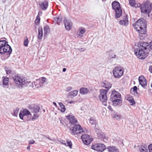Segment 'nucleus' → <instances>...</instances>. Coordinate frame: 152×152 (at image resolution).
Segmentation results:
<instances>
[{
  "instance_id": "f257e3e1",
  "label": "nucleus",
  "mask_w": 152,
  "mask_h": 152,
  "mask_svg": "<svg viewBox=\"0 0 152 152\" xmlns=\"http://www.w3.org/2000/svg\"><path fill=\"white\" fill-rule=\"evenodd\" d=\"M134 27L138 33L141 34H145L147 32V23L143 18L138 20L134 24Z\"/></svg>"
},
{
  "instance_id": "f03ea898",
  "label": "nucleus",
  "mask_w": 152,
  "mask_h": 152,
  "mask_svg": "<svg viewBox=\"0 0 152 152\" xmlns=\"http://www.w3.org/2000/svg\"><path fill=\"white\" fill-rule=\"evenodd\" d=\"M12 51L10 46L8 42L5 40L0 41V53L1 54H5L9 57Z\"/></svg>"
},
{
  "instance_id": "7ed1b4c3",
  "label": "nucleus",
  "mask_w": 152,
  "mask_h": 152,
  "mask_svg": "<svg viewBox=\"0 0 152 152\" xmlns=\"http://www.w3.org/2000/svg\"><path fill=\"white\" fill-rule=\"evenodd\" d=\"M28 108L31 113H34L33 116H32V121L35 120L39 118V114L38 113L40 110V107L39 104H30L28 106Z\"/></svg>"
},
{
  "instance_id": "20e7f679",
  "label": "nucleus",
  "mask_w": 152,
  "mask_h": 152,
  "mask_svg": "<svg viewBox=\"0 0 152 152\" xmlns=\"http://www.w3.org/2000/svg\"><path fill=\"white\" fill-rule=\"evenodd\" d=\"M19 116L20 119L25 121H32V118L31 114L27 109L20 111L19 114Z\"/></svg>"
},
{
  "instance_id": "39448f33",
  "label": "nucleus",
  "mask_w": 152,
  "mask_h": 152,
  "mask_svg": "<svg viewBox=\"0 0 152 152\" xmlns=\"http://www.w3.org/2000/svg\"><path fill=\"white\" fill-rule=\"evenodd\" d=\"M13 79L16 85L19 88H22L23 86L26 85L29 83L25 78L18 76H15Z\"/></svg>"
},
{
  "instance_id": "423d86ee",
  "label": "nucleus",
  "mask_w": 152,
  "mask_h": 152,
  "mask_svg": "<svg viewBox=\"0 0 152 152\" xmlns=\"http://www.w3.org/2000/svg\"><path fill=\"white\" fill-rule=\"evenodd\" d=\"M112 9L115 12V17L117 18L120 17L122 15V11L120 3L115 1L112 2Z\"/></svg>"
},
{
  "instance_id": "0eeeda50",
  "label": "nucleus",
  "mask_w": 152,
  "mask_h": 152,
  "mask_svg": "<svg viewBox=\"0 0 152 152\" xmlns=\"http://www.w3.org/2000/svg\"><path fill=\"white\" fill-rule=\"evenodd\" d=\"M113 73L115 78H120L123 74L124 70L121 67L116 66L113 70Z\"/></svg>"
},
{
  "instance_id": "6e6552de",
  "label": "nucleus",
  "mask_w": 152,
  "mask_h": 152,
  "mask_svg": "<svg viewBox=\"0 0 152 152\" xmlns=\"http://www.w3.org/2000/svg\"><path fill=\"white\" fill-rule=\"evenodd\" d=\"M91 148L98 152H102L106 149V146L103 144L96 143L92 145L91 146Z\"/></svg>"
},
{
  "instance_id": "1a4fd4ad",
  "label": "nucleus",
  "mask_w": 152,
  "mask_h": 152,
  "mask_svg": "<svg viewBox=\"0 0 152 152\" xmlns=\"http://www.w3.org/2000/svg\"><path fill=\"white\" fill-rule=\"evenodd\" d=\"M70 131L71 133L74 135L80 134L83 132V129L79 125H75L72 129H70Z\"/></svg>"
},
{
  "instance_id": "9d476101",
  "label": "nucleus",
  "mask_w": 152,
  "mask_h": 152,
  "mask_svg": "<svg viewBox=\"0 0 152 152\" xmlns=\"http://www.w3.org/2000/svg\"><path fill=\"white\" fill-rule=\"evenodd\" d=\"M134 53L136 56L140 59L145 58L148 55V53L147 52L141 49H140L138 52L135 50Z\"/></svg>"
},
{
  "instance_id": "9b49d317",
  "label": "nucleus",
  "mask_w": 152,
  "mask_h": 152,
  "mask_svg": "<svg viewBox=\"0 0 152 152\" xmlns=\"http://www.w3.org/2000/svg\"><path fill=\"white\" fill-rule=\"evenodd\" d=\"M81 138L84 143L86 145L89 144L93 140V139L87 134H83L81 136Z\"/></svg>"
},
{
  "instance_id": "f8f14e48",
  "label": "nucleus",
  "mask_w": 152,
  "mask_h": 152,
  "mask_svg": "<svg viewBox=\"0 0 152 152\" xmlns=\"http://www.w3.org/2000/svg\"><path fill=\"white\" fill-rule=\"evenodd\" d=\"M100 94L99 97L101 101H106L107 100V91L104 89H102L100 90Z\"/></svg>"
},
{
  "instance_id": "ddd939ff",
  "label": "nucleus",
  "mask_w": 152,
  "mask_h": 152,
  "mask_svg": "<svg viewBox=\"0 0 152 152\" xmlns=\"http://www.w3.org/2000/svg\"><path fill=\"white\" fill-rule=\"evenodd\" d=\"M121 94L115 90H113L112 91L111 95V100H114V99H120Z\"/></svg>"
},
{
  "instance_id": "4468645a",
  "label": "nucleus",
  "mask_w": 152,
  "mask_h": 152,
  "mask_svg": "<svg viewBox=\"0 0 152 152\" xmlns=\"http://www.w3.org/2000/svg\"><path fill=\"white\" fill-rule=\"evenodd\" d=\"M46 78L44 77H42L39 79L37 80L34 82L35 85L37 86V87L41 86L46 82Z\"/></svg>"
},
{
  "instance_id": "2eb2a0df",
  "label": "nucleus",
  "mask_w": 152,
  "mask_h": 152,
  "mask_svg": "<svg viewBox=\"0 0 152 152\" xmlns=\"http://www.w3.org/2000/svg\"><path fill=\"white\" fill-rule=\"evenodd\" d=\"M140 8L142 12L148 14L151 12V10L149 7V6L142 4Z\"/></svg>"
},
{
  "instance_id": "dca6fc26",
  "label": "nucleus",
  "mask_w": 152,
  "mask_h": 152,
  "mask_svg": "<svg viewBox=\"0 0 152 152\" xmlns=\"http://www.w3.org/2000/svg\"><path fill=\"white\" fill-rule=\"evenodd\" d=\"M66 117V118L69 120L70 124H72L74 125L77 123V120L74 116L69 115Z\"/></svg>"
},
{
  "instance_id": "f3484780",
  "label": "nucleus",
  "mask_w": 152,
  "mask_h": 152,
  "mask_svg": "<svg viewBox=\"0 0 152 152\" xmlns=\"http://www.w3.org/2000/svg\"><path fill=\"white\" fill-rule=\"evenodd\" d=\"M139 80L140 84L142 86L145 87L147 85V80L142 75L140 76L139 77Z\"/></svg>"
},
{
  "instance_id": "a211bd4d",
  "label": "nucleus",
  "mask_w": 152,
  "mask_h": 152,
  "mask_svg": "<svg viewBox=\"0 0 152 152\" xmlns=\"http://www.w3.org/2000/svg\"><path fill=\"white\" fill-rule=\"evenodd\" d=\"M86 32V29L82 27H80L79 28L78 32L77 33V37H78L81 38L83 36V34Z\"/></svg>"
},
{
  "instance_id": "6ab92c4d",
  "label": "nucleus",
  "mask_w": 152,
  "mask_h": 152,
  "mask_svg": "<svg viewBox=\"0 0 152 152\" xmlns=\"http://www.w3.org/2000/svg\"><path fill=\"white\" fill-rule=\"evenodd\" d=\"M64 23L66 29L67 30H70L72 27V23L69 20H64Z\"/></svg>"
},
{
  "instance_id": "aec40b11",
  "label": "nucleus",
  "mask_w": 152,
  "mask_h": 152,
  "mask_svg": "<svg viewBox=\"0 0 152 152\" xmlns=\"http://www.w3.org/2000/svg\"><path fill=\"white\" fill-rule=\"evenodd\" d=\"M39 4L40 8L42 10H45L48 8V3L47 1H44L41 3H39Z\"/></svg>"
},
{
  "instance_id": "412c9836",
  "label": "nucleus",
  "mask_w": 152,
  "mask_h": 152,
  "mask_svg": "<svg viewBox=\"0 0 152 152\" xmlns=\"http://www.w3.org/2000/svg\"><path fill=\"white\" fill-rule=\"evenodd\" d=\"M128 20L127 15L124 17L122 20L119 21V23L121 25H126L128 24Z\"/></svg>"
},
{
  "instance_id": "4be33fe9",
  "label": "nucleus",
  "mask_w": 152,
  "mask_h": 152,
  "mask_svg": "<svg viewBox=\"0 0 152 152\" xmlns=\"http://www.w3.org/2000/svg\"><path fill=\"white\" fill-rule=\"evenodd\" d=\"M149 46V44L147 42H142L140 43V49L145 50H146Z\"/></svg>"
},
{
  "instance_id": "5701e85b",
  "label": "nucleus",
  "mask_w": 152,
  "mask_h": 152,
  "mask_svg": "<svg viewBox=\"0 0 152 152\" xmlns=\"http://www.w3.org/2000/svg\"><path fill=\"white\" fill-rule=\"evenodd\" d=\"M102 86L104 88L109 89L111 87V84L107 81H105L101 83Z\"/></svg>"
},
{
  "instance_id": "b1692460",
  "label": "nucleus",
  "mask_w": 152,
  "mask_h": 152,
  "mask_svg": "<svg viewBox=\"0 0 152 152\" xmlns=\"http://www.w3.org/2000/svg\"><path fill=\"white\" fill-rule=\"evenodd\" d=\"M89 92L88 89L85 87L81 88L80 89V93L81 94L85 95L87 94Z\"/></svg>"
},
{
  "instance_id": "393cba45",
  "label": "nucleus",
  "mask_w": 152,
  "mask_h": 152,
  "mask_svg": "<svg viewBox=\"0 0 152 152\" xmlns=\"http://www.w3.org/2000/svg\"><path fill=\"white\" fill-rule=\"evenodd\" d=\"M111 100L113 105L114 106L119 105L122 102V101L120 99H114V100Z\"/></svg>"
},
{
  "instance_id": "a878e982",
  "label": "nucleus",
  "mask_w": 152,
  "mask_h": 152,
  "mask_svg": "<svg viewBox=\"0 0 152 152\" xmlns=\"http://www.w3.org/2000/svg\"><path fill=\"white\" fill-rule=\"evenodd\" d=\"M126 99L129 102L131 105L133 104V97L130 95H127L125 97Z\"/></svg>"
},
{
  "instance_id": "bb28decb",
  "label": "nucleus",
  "mask_w": 152,
  "mask_h": 152,
  "mask_svg": "<svg viewBox=\"0 0 152 152\" xmlns=\"http://www.w3.org/2000/svg\"><path fill=\"white\" fill-rule=\"evenodd\" d=\"M38 38L39 39H41L42 38L43 36V31L42 28V27L38 28Z\"/></svg>"
},
{
  "instance_id": "cd10ccee",
  "label": "nucleus",
  "mask_w": 152,
  "mask_h": 152,
  "mask_svg": "<svg viewBox=\"0 0 152 152\" xmlns=\"http://www.w3.org/2000/svg\"><path fill=\"white\" fill-rule=\"evenodd\" d=\"M107 149H108L109 152H118V149L114 146L108 147Z\"/></svg>"
},
{
  "instance_id": "c85d7f7f",
  "label": "nucleus",
  "mask_w": 152,
  "mask_h": 152,
  "mask_svg": "<svg viewBox=\"0 0 152 152\" xmlns=\"http://www.w3.org/2000/svg\"><path fill=\"white\" fill-rule=\"evenodd\" d=\"M148 148L146 145L141 146L140 150V152H148Z\"/></svg>"
},
{
  "instance_id": "c756f323",
  "label": "nucleus",
  "mask_w": 152,
  "mask_h": 152,
  "mask_svg": "<svg viewBox=\"0 0 152 152\" xmlns=\"http://www.w3.org/2000/svg\"><path fill=\"white\" fill-rule=\"evenodd\" d=\"M2 82L4 86H8L9 83V78L8 77H4Z\"/></svg>"
},
{
  "instance_id": "7c9ffc66",
  "label": "nucleus",
  "mask_w": 152,
  "mask_h": 152,
  "mask_svg": "<svg viewBox=\"0 0 152 152\" xmlns=\"http://www.w3.org/2000/svg\"><path fill=\"white\" fill-rule=\"evenodd\" d=\"M44 36H46L47 33L50 31V29L49 26H45L44 27Z\"/></svg>"
},
{
  "instance_id": "2f4dec72",
  "label": "nucleus",
  "mask_w": 152,
  "mask_h": 152,
  "mask_svg": "<svg viewBox=\"0 0 152 152\" xmlns=\"http://www.w3.org/2000/svg\"><path fill=\"white\" fill-rule=\"evenodd\" d=\"M29 40L27 36H26L24 37L23 44L24 46L27 47L29 43Z\"/></svg>"
},
{
  "instance_id": "473e14b6",
  "label": "nucleus",
  "mask_w": 152,
  "mask_h": 152,
  "mask_svg": "<svg viewBox=\"0 0 152 152\" xmlns=\"http://www.w3.org/2000/svg\"><path fill=\"white\" fill-rule=\"evenodd\" d=\"M112 118L115 120H118L121 118V115L118 114H114L113 115Z\"/></svg>"
},
{
  "instance_id": "72a5a7b5",
  "label": "nucleus",
  "mask_w": 152,
  "mask_h": 152,
  "mask_svg": "<svg viewBox=\"0 0 152 152\" xmlns=\"http://www.w3.org/2000/svg\"><path fill=\"white\" fill-rule=\"evenodd\" d=\"M59 104L61 107V110L62 112H64L66 110V108L65 106L61 102L59 103Z\"/></svg>"
},
{
  "instance_id": "f704fd0d",
  "label": "nucleus",
  "mask_w": 152,
  "mask_h": 152,
  "mask_svg": "<svg viewBox=\"0 0 152 152\" xmlns=\"http://www.w3.org/2000/svg\"><path fill=\"white\" fill-rule=\"evenodd\" d=\"M78 92L77 91L74 90L69 92V94L70 95L74 97L77 95Z\"/></svg>"
},
{
  "instance_id": "c9c22d12",
  "label": "nucleus",
  "mask_w": 152,
  "mask_h": 152,
  "mask_svg": "<svg viewBox=\"0 0 152 152\" xmlns=\"http://www.w3.org/2000/svg\"><path fill=\"white\" fill-rule=\"evenodd\" d=\"M19 111V108H16L14 110L13 112L12 113V115L15 116H17Z\"/></svg>"
},
{
  "instance_id": "e433bc0d",
  "label": "nucleus",
  "mask_w": 152,
  "mask_h": 152,
  "mask_svg": "<svg viewBox=\"0 0 152 152\" xmlns=\"http://www.w3.org/2000/svg\"><path fill=\"white\" fill-rule=\"evenodd\" d=\"M40 18L39 16L37 15L36 17V19L35 21V23L36 25H38L39 24L40 22Z\"/></svg>"
},
{
  "instance_id": "4c0bfd02",
  "label": "nucleus",
  "mask_w": 152,
  "mask_h": 152,
  "mask_svg": "<svg viewBox=\"0 0 152 152\" xmlns=\"http://www.w3.org/2000/svg\"><path fill=\"white\" fill-rule=\"evenodd\" d=\"M89 122L91 125L95 124L96 123V120L93 118H90Z\"/></svg>"
},
{
  "instance_id": "58836bf2",
  "label": "nucleus",
  "mask_w": 152,
  "mask_h": 152,
  "mask_svg": "<svg viewBox=\"0 0 152 152\" xmlns=\"http://www.w3.org/2000/svg\"><path fill=\"white\" fill-rule=\"evenodd\" d=\"M141 5L140 4H137L135 3L134 0V7H135V8L141 6Z\"/></svg>"
},
{
  "instance_id": "ea45409f",
  "label": "nucleus",
  "mask_w": 152,
  "mask_h": 152,
  "mask_svg": "<svg viewBox=\"0 0 152 152\" xmlns=\"http://www.w3.org/2000/svg\"><path fill=\"white\" fill-rule=\"evenodd\" d=\"M66 142H67V146L69 145V147L70 148H71L72 146V144L71 141L70 140H67L66 141Z\"/></svg>"
},
{
  "instance_id": "a19ab883",
  "label": "nucleus",
  "mask_w": 152,
  "mask_h": 152,
  "mask_svg": "<svg viewBox=\"0 0 152 152\" xmlns=\"http://www.w3.org/2000/svg\"><path fill=\"white\" fill-rule=\"evenodd\" d=\"M149 0H147L145 2L142 4L145 5L147 6H149L148 4H149Z\"/></svg>"
},
{
  "instance_id": "79ce46f5",
  "label": "nucleus",
  "mask_w": 152,
  "mask_h": 152,
  "mask_svg": "<svg viewBox=\"0 0 152 152\" xmlns=\"http://www.w3.org/2000/svg\"><path fill=\"white\" fill-rule=\"evenodd\" d=\"M99 137L100 138L102 139L103 140H104L105 139L107 140V138L105 137L104 135H100L99 136Z\"/></svg>"
},
{
  "instance_id": "37998d69",
  "label": "nucleus",
  "mask_w": 152,
  "mask_h": 152,
  "mask_svg": "<svg viewBox=\"0 0 152 152\" xmlns=\"http://www.w3.org/2000/svg\"><path fill=\"white\" fill-rule=\"evenodd\" d=\"M148 149L149 152H152V144H150L148 145Z\"/></svg>"
},
{
  "instance_id": "c03bdc74",
  "label": "nucleus",
  "mask_w": 152,
  "mask_h": 152,
  "mask_svg": "<svg viewBox=\"0 0 152 152\" xmlns=\"http://www.w3.org/2000/svg\"><path fill=\"white\" fill-rule=\"evenodd\" d=\"M129 4L132 6H133V0H129Z\"/></svg>"
},
{
  "instance_id": "a18cd8bd",
  "label": "nucleus",
  "mask_w": 152,
  "mask_h": 152,
  "mask_svg": "<svg viewBox=\"0 0 152 152\" xmlns=\"http://www.w3.org/2000/svg\"><path fill=\"white\" fill-rule=\"evenodd\" d=\"M35 141L33 140H31L29 141V144H33L35 142Z\"/></svg>"
},
{
  "instance_id": "49530a36",
  "label": "nucleus",
  "mask_w": 152,
  "mask_h": 152,
  "mask_svg": "<svg viewBox=\"0 0 152 152\" xmlns=\"http://www.w3.org/2000/svg\"><path fill=\"white\" fill-rule=\"evenodd\" d=\"M72 89V88L71 87H68L66 88V91H70Z\"/></svg>"
},
{
  "instance_id": "de8ad7c7",
  "label": "nucleus",
  "mask_w": 152,
  "mask_h": 152,
  "mask_svg": "<svg viewBox=\"0 0 152 152\" xmlns=\"http://www.w3.org/2000/svg\"><path fill=\"white\" fill-rule=\"evenodd\" d=\"M6 73L7 75H9L11 72V70H6Z\"/></svg>"
},
{
  "instance_id": "09e8293b",
  "label": "nucleus",
  "mask_w": 152,
  "mask_h": 152,
  "mask_svg": "<svg viewBox=\"0 0 152 152\" xmlns=\"http://www.w3.org/2000/svg\"><path fill=\"white\" fill-rule=\"evenodd\" d=\"M108 108L109 109V110H110L111 112H113V110L112 109V108L111 106L109 105L108 106Z\"/></svg>"
},
{
  "instance_id": "8fccbe9b",
  "label": "nucleus",
  "mask_w": 152,
  "mask_h": 152,
  "mask_svg": "<svg viewBox=\"0 0 152 152\" xmlns=\"http://www.w3.org/2000/svg\"><path fill=\"white\" fill-rule=\"evenodd\" d=\"M137 89V87L136 86H134V94H135V91Z\"/></svg>"
},
{
  "instance_id": "3c124183",
  "label": "nucleus",
  "mask_w": 152,
  "mask_h": 152,
  "mask_svg": "<svg viewBox=\"0 0 152 152\" xmlns=\"http://www.w3.org/2000/svg\"><path fill=\"white\" fill-rule=\"evenodd\" d=\"M102 102H103L102 104H103L105 106H107V103L106 102L107 101H102Z\"/></svg>"
},
{
  "instance_id": "603ef678",
  "label": "nucleus",
  "mask_w": 152,
  "mask_h": 152,
  "mask_svg": "<svg viewBox=\"0 0 152 152\" xmlns=\"http://www.w3.org/2000/svg\"><path fill=\"white\" fill-rule=\"evenodd\" d=\"M149 71L151 73H152V66H151L149 68Z\"/></svg>"
},
{
  "instance_id": "864d4df0",
  "label": "nucleus",
  "mask_w": 152,
  "mask_h": 152,
  "mask_svg": "<svg viewBox=\"0 0 152 152\" xmlns=\"http://www.w3.org/2000/svg\"><path fill=\"white\" fill-rule=\"evenodd\" d=\"M150 47L151 48L152 50V41L150 42Z\"/></svg>"
},
{
  "instance_id": "5fc2aeb1",
  "label": "nucleus",
  "mask_w": 152,
  "mask_h": 152,
  "mask_svg": "<svg viewBox=\"0 0 152 152\" xmlns=\"http://www.w3.org/2000/svg\"><path fill=\"white\" fill-rule=\"evenodd\" d=\"M27 149L29 150L30 149V146L29 145L27 147Z\"/></svg>"
},
{
  "instance_id": "6e6d98bb",
  "label": "nucleus",
  "mask_w": 152,
  "mask_h": 152,
  "mask_svg": "<svg viewBox=\"0 0 152 152\" xmlns=\"http://www.w3.org/2000/svg\"><path fill=\"white\" fill-rule=\"evenodd\" d=\"M53 104L56 107H57V106L56 103L55 102H53Z\"/></svg>"
},
{
  "instance_id": "4d7b16f0",
  "label": "nucleus",
  "mask_w": 152,
  "mask_h": 152,
  "mask_svg": "<svg viewBox=\"0 0 152 152\" xmlns=\"http://www.w3.org/2000/svg\"><path fill=\"white\" fill-rule=\"evenodd\" d=\"M66 68H64L63 69V72H65V71H66Z\"/></svg>"
},
{
  "instance_id": "13d9d810",
  "label": "nucleus",
  "mask_w": 152,
  "mask_h": 152,
  "mask_svg": "<svg viewBox=\"0 0 152 152\" xmlns=\"http://www.w3.org/2000/svg\"><path fill=\"white\" fill-rule=\"evenodd\" d=\"M135 95H137L138 94V93L137 91V90L135 91V94H134Z\"/></svg>"
},
{
  "instance_id": "bf43d9fd",
  "label": "nucleus",
  "mask_w": 152,
  "mask_h": 152,
  "mask_svg": "<svg viewBox=\"0 0 152 152\" xmlns=\"http://www.w3.org/2000/svg\"><path fill=\"white\" fill-rule=\"evenodd\" d=\"M150 7L152 10V4H150Z\"/></svg>"
},
{
  "instance_id": "052dcab7",
  "label": "nucleus",
  "mask_w": 152,
  "mask_h": 152,
  "mask_svg": "<svg viewBox=\"0 0 152 152\" xmlns=\"http://www.w3.org/2000/svg\"><path fill=\"white\" fill-rule=\"evenodd\" d=\"M74 102L73 101H71L69 102V103H73Z\"/></svg>"
},
{
  "instance_id": "680f3d73",
  "label": "nucleus",
  "mask_w": 152,
  "mask_h": 152,
  "mask_svg": "<svg viewBox=\"0 0 152 152\" xmlns=\"http://www.w3.org/2000/svg\"><path fill=\"white\" fill-rule=\"evenodd\" d=\"M133 89V88H131V90H130V91H131H131H132V90Z\"/></svg>"
},
{
  "instance_id": "e2e57ef3",
  "label": "nucleus",
  "mask_w": 152,
  "mask_h": 152,
  "mask_svg": "<svg viewBox=\"0 0 152 152\" xmlns=\"http://www.w3.org/2000/svg\"><path fill=\"white\" fill-rule=\"evenodd\" d=\"M133 102H134V104H135V101H134V100Z\"/></svg>"
},
{
  "instance_id": "0e129e2a",
  "label": "nucleus",
  "mask_w": 152,
  "mask_h": 152,
  "mask_svg": "<svg viewBox=\"0 0 152 152\" xmlns=\"http://www.w3.org/2000/svg\"><path fill=\"white\" fill-rule=\"evenodd\" d=\"M43 111L44 112H45V110H43Z\"/></svg>"
},
{
  "instance_id": "69168bd1",
  "label": "nucleus",
  "mask_w": 152,
  "mask_h": 152,
  "mask_svg": "<svg viewBox=\"0 0 152 152\" xmlns=\"http://www.w3.org/2000/svg\"><path fill=\"white\" fill-rule=\"evenodd\" d=\"M50 152L49 151V152Z\"/></svg>"
}]
</instances>
